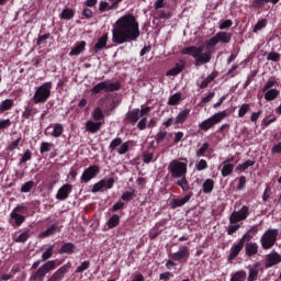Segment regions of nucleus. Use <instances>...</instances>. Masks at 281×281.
<instances>
[{
  "instance_id": "6",
  "label": "nucleus",
  "mask_w": 281,
  "mask_h": 281,
  "mask_svg": "<svg viewBox=\"0 0 281 281\" xmlns=\"http://www.w3.org/2000/svg\"><path fill=\"white\" fill-rule=\"evenodd\" d=\"M53 269H56V260L46 261L44 265H42L36 272H34L31 276V280H40L43 281L45 276L49 273V271H53Z\"/></svg>"
},
{
  "instance_id": "22",
  "label": "nucleus",
  "mask_w": 281,
  "mask_h": 281,
  "mask_svg": "<svg viewBox=\"0 0 281 281\" xmlns=\"http://www.w3.org/2000/svg\"><path fill=\"white\" fill-rule=\"evenodd\" d=\"M100 128H102V123L100 122H93V121H88L86 123V131H88V133H98V131H100Z\"/></svg>"
},
{
  "instance_id": "12",
  "label": "nucleus",
  "mask_w": 281,
  "mask_h": 281,
  "mask_svg": "<svg viewBox=\"0 0 281 281\" xmlns=\"http://www.w3.org/2000/svg\"><path fill=\"white\" fill-rule=\"evenodd\" d=\"M114 183H115V180L113 178H110L108 180H101L93 186L91 192L93 193L100 192V190H103V188H106V190H111Z\"/></svg>"
},
{
  "instance_id": "3",
  "label": "nucleus",
  "mask_w": 281,
  "mask_h": 281,
  "mask_svg": "<svg viewBox=\"0 0 281 281\" xmlns=\"http://www.w3.org/2000/svg\"><path fill=\"white\" fill-rule=\"evenodd\" d=\"M49 95H52V82H45L36 89L33 102L34 104H45L49 100Z\"/></svg>"
},
{
  "instance_id": "46",
  "label": "nucleus",
  "mask_w": 281,
  "mask_h": 281,
  "mask_svg": "<svg viewBox=\"0 0 281 281\" xmlns=\"http://www.w3.org/2000/svg\"><path fill=\"white\" fill-rule=\"evenodd\" d=\"M255 164H256V161H254V160H247L244 164L238 165L237 170L245 171V170H247V168H250V166H255Z\"/></svg>"
},
{
  "instance_id": "64",
  "label": "nucleus",
  "mask_w": 281,
  "mask_h": 281,
  "mask_svg": "<svg viewBox=\"0 0 281 281\" xmlns=\"http://www.w3.org/2000/svg\"><path fill=\"white\" fill-rule=\"evenodd\" d=\"M272 155H280L281 153V143L274 145L271 149Z\"/></svg>"
},
{
  "instance_id": "4",
  "label": "nucleus",
  "mask_w": 281,
  "mask_h": 281,
  "mask_svg": "<svg viewBox=\"0 0 281 281\" xmlns=\"http://www.w3.org/2000/svg\"><path fill=\"white\" fill-rule=\"evenodd\" d=\"M168 171L173 179H179V177H186L188 172V165L179 160H172L169 162Z\"/></svg>"
},
{
  "instance_id": "63",
  "label": "nucleus",
  "mask_w": 281,
  "mask_h": 281,
  "mask_svg": "<svg viewBox=\"0 0 281 281\" xmlns=\"http://www.w3.org/2000/svg\"><path fill=\"white\" fill-rule=\"evenodd\" d=\"M12 122L10 121V119L0 121V131H3V128H9V126H11Z\"/></svg>"
},
{
  "instance_id": "33",
  "label": "nucleus",
  "mask_w": 281,
  "mask_h": 281,
  "mask_svg": "<svg viewBox=\"0 0 281 281\" xmlns=\"http://www.w3.org/2000/svg\"><path fill=\"white\" fill-rule=\"evenodd\" d=\"M76 246L71 243H66L59 249V254H74Z\"/></svg>"
},
{
  "instance_id": "16",
  "label": "nucleus",
  "mask_w": 281,
  "mask_h": 281,
  "mask_svg": "<svg viewBox=\"0 0 281 281\" xmlns=\"http://www.w3.org/2000/svg\"><path fill=\"white\" fill-rule=\"evenodd\" d=\"M67 271H69V267L63 266L56 272H54L47 281H60L63 278H65V273H67Z\"/></svg>"
},
{
  "instance_id": "11",
  "label": "nucleus",
  "mask_w": 281,
  "mask_h": 281,
  "mask_svg": "<svg viewBox=\"0 0 281 281\" xmlns=\"http://www.w3.org/2000/svg\"><path fill=\"white\" fill-rule=\"evenodd\" d=\"M281 256L278 252H271L266 256V269H271V267H276V265H280Z\"/></svg>"
},
{
  "instance_id": "27",
  "label": "nucleus",
  "mask_w": 281,
  "mask_h": 281,
  "mask_svg": "<svg viewBox=\"0 0 281 281\" xmlns=\"http://www.w3.org/2000/svg\"><path fill=\"white\" fill-rule=\"evenodd\" d=\"M188 115H190V110L181 111L175 120V124H183L186 120H188Z\"/></svg>"
},
{
  "instance_id": "23",
  "label": "nucleus",
  "mask_w": 281,
  "mask_h": 281,
  "mask_svg": "<svg viewBox=\"0 0 281 281\" xmlns=\"http://www.w3.org/2000/svg\"><path fill=\"white\" fill-rule=\"evenodd\" d=\"M85 47H87V42L82 41V42L78 43L76 45V47H74L70 50L69 56H80V54H82V52H85Z\"/></svg>"
},
{
  "instance_id": "48",
  "label": "nucleus",
  "mask_w": 281,
  "mask_h": 281,
  "mask_svg": "<svg viewBox=\"0 0 281 281\" xmlns=\"http://www.w3.org/2000/svg\"><path fill=\"white\" fill-rule=\"evenodd\" d=\"M207 148H210L209 143H204L202 147L196 151V157H203L205 153L207 151Z\"/></svg>"
},
{
  "instance_id": "50",
  "label": "nucleus",
  "mask_w": 281,
  "mask_h": 281,
  "mask_svg": "<svg viewBox=\"0 0 281 281\" xmlns=\"http://www.w3.org/2000/svg\"><path fill=\"white\" fill-rule=\"evenodd\" d=\"M89 269V261H83L79 267H77L75 273H82V271H87Z\"/></svg>"
},
{
  "instance_id": "53",
  "label": "nucleus",
  "mask_w": 281,
  "mask_h": 281,
  "mask_svg": "<svg viewBox=\"0 0 281 281\" xmlns=\"http://www.w3.org/2000/svg\"><path fill=\"white\" fill-rule=\"evenodd\" d=\"M215 93L210 92L206 97H204L200 103V106H204V104H207V102H211L212 99L214 98Z\"/></svg>"
},
{
  "instance_id": "60",
  "label": "nucleus",
  "mask_w": 281,
  "mask_h": 281,
  "mask_svg": "<svg viewBox=\"0 0 281 281\" xmlns=\"http://www.w3.org/2000/svg\"><path fill=\"white\" fill-rule=\"evenodd\" d=\"M251 238H254V236H251L250 232H247L240 239L239 243H243L245 245V243H249V240H251Z\"/></svg>"
},
{
  "instance_id": "24",
  "label": "nucleus",
  "mask_w": 281,
  "mask_h": 281,
  "mask_svg": "<svg viewBox=\"0 0 281 281\" xmlns=\"http://www.w3.org/2000/svg\"><path fill=\"white\" fill-rule=\"evenodd\" d=\"M217 43H229L232 41V33L218 32L216 33Z\"/></svg>"
},
{
  "instance_id": "36",
  "label": "nucleus",
  "mask_w": 281,
  "mask_h": 281,
  "mask_svg": "<svg viewBox=\"0 0 281 281\" xmlns=\"http://www.w3.org/2000/svg\"><path fill=\"white\" fill-rule=\"evenodd\" d=\"M92 117L95 122H100V120H104V112H102V108H95L92 112Z\"/></svg>"
},
{
  "instance_id": "20",
  "label": "nucleus",
  "mask_w": 281,
  "mask_h": 281,
  "mask_svg": "<svg viewBox=\"0 0 281 281\" xmlns=\"http://www.w3.org/2000/svg\"><path fill=\"white\" fill-rule=\"evenodd\" d=\"M244 247H245V245L240 241H238L237 244H234L233 247L231 248V254L228 256V260H235L236 257L238 256V254H240V251H243Z\"/></svg>"
},
{
  "instance_id": "42",
  "label": "nucleus",
  "mask_w": 281,
  "mask_h": 281,
  "mask_svg": "<svg viewBox=\"0 0 281 281\" xmlns=\"http://www.w3.org/2000/svg\"><path fill=\"white\" fill-rule=\"evenodd\" d=\"M214 81V76L210 75L207 76L199 86L200 89H207L210 82Z\"/></svg>"
},
{
  "instance_id": "26",
  "label": "nucleus",
  "mask_w": 281,
  "mask_h": 281,
  "mask_svg": "<svg viewBox=\"0 0 281 281\" xmlns=\"http://www.w3.org/2000/svg\"><path fill=\"white\" fill-rule=\"evenodd\" d=\"M278 95H280V90L271 89L266 92L265 100H267V102H271L272 100H276Z\"/></svg>"
},
{
  "instance_id": "51",
  "label": "nucleus",
  "mask_w": 281,
  "mask_h": 281,
  "mask_svg": "<svg viewBox=\"0 0 281 281\" xmlns=\"http://www.w3.org/2000/svg\"><path fill=\"white\" fill-rule=\"evenodd\" d=\"M267 59L272 60V63H278V60H280V54L276 52H271L269 53Z\"/></svg>"
},
{
  "instance_id": "55",
  "label": "nucleus",
  "mask_w": 281,
  "mask_h": 281,
  "mask_svg": "<svg viewBox=\"0 0 281 281\" xmlns=\"http://www.w3.org/2000/svg\"><path fill=\"white\" fill-rule=\"evenodd\" d=\"M27 238H30V233L24 232L19 235V237L15 239V243H25V240H27Z\"/></svg>"
},
{
  "instance_id": "38",
  "label": "nucleus",
  "mask_w": 281,
  "mask_h": 281,
  "mask_svg": "<svg viewBox=\"0 0 281 281\" xmlns=\"http://www.w3.org/2000/svg\"><path fill=\"white\" fill-rule=\"evenodd\" d=\"M52 256H54V246H49L45 252H43L42 255V262H45L47 260H49V258H52Z\"/></svg>"
},
{
  "instance_id": "21",
  "label": "nucleus",
  "mask_w": 281,
  "mask_h": 281,
  "mask_svg": "<svg viewBox=\"0 0 281 281\" xmlns=\"http://www.w3.org/2000/svg\"><path fill=\"white\" fill-rule=\"evenodd\" d=\"M139 120V109H134L126 113V121L130 124H135Z\"/></svg>"
},
{
  "instance_id": "57",
  "label": "nucleus",
  "mask_w": 281,
  "mask_h": 281,
  "mask_svg": "<svg viewBox=\"0 0 281 281\" xmlns=\"http://www.w3.org/2000/svg\"><path fill=\"white\" fill-rule=\"evenodd\" d=\"M41 153H49L52 150V143H42Z\"/></svg>"
},
{
  "instance_id": "5",
  "label": "nucleus",
  "mask_w": 281,
  "mask_h": 281,
  "mask_svg": "<svg viewBox=\"0 0 281 281\" xmlns=\"http://www.w3.org/2000/svg\"><path fill=\"white\" fill-rule=\"evenodd\" d=\"M121 87L122 85L120 82L102 81L91 89V93L92 95H98V93H101L102 91H105L106 93L120 91Z\"/></svg>"
},
{
  "instance_id": "2",
  "label": "nucleus",
  "mask_w": 281,
  "mask_h": 281,
  "mask_svg": "<svg viewBox=\"0 0 281 281\" xmlns=\"http://www.w3.org/2000/svg\"><path fill=\"white\" fill-rule=\"evenodd\" d=\"M206 52L203 53L204 46H189L182 49V54L186 56H192L195 59V67H201V65H207L212 60V47L218 45V38L215 36L211 37L205 42Z\"/></svg>"
},
{
  "instance_id": "19",
  "label": "nucleus",
  "mask_w": 281,
  "mask_h": 281,
  "mask_svg": "<svg viewBox=\"0 0 281 281\" xmlns=\"http://www.w3.org/2000/svg\"><path fill=\"white\" fill-rule=\"evenodd\" d=\"M186 69V60H180L175 67L167 71L166 76H179Z\"/></svg>"
},
{
  "instance_id": "9",
  "label": "nucleus",
  "mask_w": 281,
  "mask_h": 281,
  "mask_svg": "<svg viewBox=\"0 0 281 281\" xmlns=\"http://www.w3.org/2000/svg\"><path fill=\"white\" fill-rule=\"evenodd\" d=\"M249 216V206L244 205L239 211H235L229 216L231 225H236L240 221H245Z\"/></svg>"
},
{
  "instance_id": "37",
  "label": "nucleus",
  "mask_w": 281,
  "mask_h": 281,
  "mask_svg": "<svg viewBox=\"0 0 281 281\" xmlns=\"http://www.w3.org/2000/svg\"><path fill=\"white\" fill-rule=\"evenodd\" d=\"M247 278V272L245 270L237 271L231 279V281H245Z\"/></svg>"
},
{
  "instance_id": "35",
  "label": "nucleus",
  "mask_w": 281,
  "mask_h": 281,
  "mask_svg": "<svg viewBox=\"0 0 281 281\" xmlns=\"http://www.w3.org/2000/svg\"><path fill=\"white\" fill-rule=\"evenodd\" d=\"M179 179L180 180L177 181V186H180L183 192H188V190H190V184L188 183V179H186V176L179 177Z\"/></svg>"
},
{
  "instance_id": "30",
  "label": "nucleus",
  "mask_w": 281,
  "mask_h": 281,
  "mask_svg": "<svg viewBox=\"0 0 281 281\" xmlns=\"http://www.w3.org/2000/svg\"><path fill=\"white\" fill-rule=\"evenodd\" d=\"M10 216H11V218H13V221L18 227L20 225H23V223L25 222V216L16 213V212H11Z\"/></svg>"
},
{
  "instance_id": "39",
  "label": "nucleus",
  "mask_w": 281,
  "mask_h": 281,
  "mask_svg": "<svg viewBox=\"0 0 281 281\" xmlns=\"http://www.w3.org/2000/svg\"><path fill=\"white\" fill-rule=\"evenodd\" d=\"M63 131H64L63 124L60 123L55 124L52 133L53 137H60L63 135Z\"/></svg>"
},
{
  "instance_id": "15",
  "label": "nucleus",
  "mask_w": 281,
  "mask_h": 281,
  "mask_svg": "<svg viewBox=\"0 0 281 281\" xmlns=\"http://www.w3.org/2000/svg\"><path fill=\"white\" fill-rule=\"evenodd\" d=\"M260 271H262V268H260V262H256L252 267L249 268L247 281L258 280Z\"/></svg>"
},
{
  "instance_id": "56",
  "label": "nucleus",
  "mask_w": 281,
  "mask_h": 281,
  "mask_svg": "<svg viewBox=\"0 0 281 281\" xmlns=\"http://www.w3.org/2000/svg\"><path fill=\"white\" fill-rule=\"evenodd\" d=\"M155 155L153 153H145L143 155V161L144 164H150V161H153Z\"/></svg>"
},
{
  "instance_id": "52",
  "label": "nucleus",
  "mask_w": 281,
  "mask_h": 281,
  "mask_svg": "<svg viewBox=\"0 0 281 281\" xmlns=\"http://www.w3.org/2000/svg\"><path fill=\"white\" fill-rule=\"evenodd\" d=\"M265 3H269V0H254L252 8H255V10H259V8L265 5Z\"/></svg>"
},
{
  "instance_id": "14",
  "label": "nucleus",
  "mask_w": 281,
  "mask_h": 281,
  "mask_svg": "<svg viewBox=\"0 0 281 281\" xmlns=\"http://www.w3.org/2000/svg\"><path fill=\"white\" fill-rule=\"evenodd\" d=\"M173 260H183V258H190V250L188 246H181L177 252L171 255Z\"/></svg>"
},
{
  "instance_id": "13",
  "label": "nucleus",
  "mask_w": 281,
  "mask_h": 281,
  "mask_svg": "<svg viewBox=\"0 0 281 281\" xmlns=\"http://www.w3.org/2000/svg\"><path fill=\"white\" fill-rule=\"evenodd\" d=\"M192 199V194H187L182 199H172L170 201V207L171 210H177V207H182V205H186Z\"/></svg>"
},
{
  "instance_id": "61",
  "label": "nucleus",
  "mask_w": 281,
  "mask_h": 281,
  "mask_svg": "<svg viewBox=\"0 0 281 281\" xmlns=\"http://www.w3.org/2000/svg\"><path fill=\"white\" fill-rule=\"evenodd\" d=\"M205 168H207V161L205 159H201L196 164V170H205Z\"/></svg>"
},
{
  "instance_id": "1",
  "label": "nucleus",
  "mask_w": 281,
  "mask_h": 281,
  "mask_svg": "<svg viewBox=\"0 0 281 281\" xmlns=\"http://www.w3.org/2000/svg\"><path fill=\"white\" fill-rule=\"evenodd\" d=\"M139 38V23L135 15L126 14L121 16L112 31V41L117 45Z\"/></svg>"
},
{
  "instance_id": "40",
  "label": "nucleus",
  "mask_w": 281,
  "mask_h": 281,
  "mask_svg": "<svg viewBox=\"0 0 281 281\" xmlns=\"http://www.w3.org/2000/svg\"><path fill=\"white\" fill-rule=\"evenodd\" d=\"M56 229H58V227H56V225H52L45 232H43L40 236L42 238H47V236H54V233L56 232Z\"/></svg>"
},
{
  "instance_id": "10",
  "label": "nucleus",
  "mask_w": 281,
  "mask_h": 281,
  "mask_svg": "<svg viewBox=\"0 0 281 281\" xmlns=\"http://www.w3.org/2000/svg\"><path fill=\"white\" fill-rule=\"evenodd\" d=\"M100 175V167L93 165L83 171L81 175V183H89L91 179H95Z\"/></svg>"
},
{
  "instance_id": "45",
  "label": "nucleus",
  "mask_w": 281,
  "mask_h": 281,
  "mask_svg": "<svg viewBox=\"0 0 281 281\" xmlns=\"http://www.w3.org/2000/svg\"><path fill=\"white\" fill-rule=\"evenodd\" d=\"M249 112V104L244 103L238 111V117H245L247 113Z\"/></svg>"
},
{
  "instance_id": "34",
  "label": "nucleus",
  "mask_w": 281,
  "mask_h": 281,
  "mask_svg": "<svg viewBox=\"0 0 281 281\" xmlns=\"http://www.w3.org/2000/svg\"><path fill=\"white\" fill-rule=\"evenodd\" d=\"M11 106H14V101L12 99H7L0 103V111H10Z\"/></svg>"
},
{
  "instance_id": "62",
  "label": "nucleus",
  "mask_w": 281,
  "mask_h": 281,
  "mask_svg": "<svg viewBox=\"0 0 281 281\" xmlns=\"http://www.w3.org/2000/svg\"><path fill=\"white\" fill-rule=\"evenodd\" d=\"M232 20H225L220 24V30H227V27H232Z\"/></svg>"
},
{
  "instance_id": "59",
  "label": "nucleus",
  "mask_w": 281,
  "mask_h": 281,
  "mask_svg": "<svg viewBox=\"0 0 281 281\" xmlns=\"http://www.w3.org/2000/svg\"><path fill=\"white\" fill-rule=\"evenodd\" d=\"M134 193L133 192H124L121 196L122 201H133Z\"/></svg>"
},
{
  "instance_id": "31",
  "label": "nucleus",
  "mask_w": 281,
  "mask_h": 281,
  "mask_svg": "<svg viewBox=\"0 0 281 281\" xmlns=\"http://www.w3.org/2000/svg\"><path fill=\"white\" fill-rule=\"evenodd\" d=\"M120 225V215L113 214L108 221L109 229H113V227H117Z\"/></svg>"
},
{
  "instance_id": "43",
  "label": "nucleus",
  "mask_w": 281,
  "mask_h": 281,
  "mask_svg": "<svg viewBox=\"0 0 281 281\" xmlns=\"http://www.w3.org/2000/svg\"><path fill=\"white\" fill-rule=\"evenodd\" d=\"M119 146H122V138L117 137L114 138L109 146V149L111 150V153H113V150H115V148H117Z\"/></svg>"
},
{
  "instance_id": "25",
  "label": "nucleus",
  "mask_w": 281,
  "mask_h": 281,
  "mask_svg": "<svg viewBox=\"0 0 281 281\" xmlns=\"http://www.w3.org/2000/svg\"><path fill=\"white\" fill-rule=\"evenodd\" d=\"M245 251H246V255H248L249 257L256 256V254H258V244L256 243L246 244Z\"/></svg>"
},
{
  "instance_id": "32",
  "label": "nucleus",
  "mask_w": 281,
  "mask_h": 281,
  "mask_svg": "<svg viewBox=\"0 0 281 281\" xmlns=\"http://www.w3.org/2000/svg\"><path fill=\"white\" fill-rule=\"evenodd\" d=\"M75 14H76V11H74V9H64L60 13V19L69 21L74 19Z\"/></svg>"
},
{
  "instance_id": "49",
  "label": "nucleus",
  "mask_w": 281,
  "mask_h": 281,
  "mask_svg": "<svg viewBox=\"0 0 281 281\" xmlns=\"http://www.w3.org/2000/svg\"><path fill=\"white\" fill-rule=\"evenodd\" d=\"M34 188V181H27L21 187V192H30Z\"/></svg>"
},
{
  "instance_id": "58",
  "label": "nucleus",
  "mask_w": 281,
  "mask_h": 281,
  "mask_svg": "<svg viewBox=\"0 0 281 281\" xmlns=\"http://www.w3.org/2000/svg\"><path fill=\"white\" fill-rule=\"evenodd\" d=\"M26 211H27V206L18 205L12 212H15V214H25Z\"/></svg>"
},
{
  "instance_id": "7",
  "label": "nucleus",
  "mask_w": 281,
  "mask_h": 281,
  "mask_svg": "<svg viewBox=\"0 0 281 281\" xmlns=\"http://www.w3.org/2000/svg\"><path fill=\"white\" fill-rule=\"evenodd\" d=\"M225 117H227V112L222 111L218 112L216 114H214L213 116H211L210 119H206L205 121H203L199 127L201 128V131H210V128H212V126H216V124H220V122L222 120H225Z\"/></svg>"
},
{
  "instance_id": "17",
  "label": "nucleus",
  "mask_w": 281,
  "mask_h": 281,
  "mask_svg": "<svg viewBox=\"0 0 281 281\" xmlns=\"http://www.w3.org/2000/svg\"><path fill=\"white\" fill-rule=\"evenodd\" d=\"M109 41V33H104L95 43L93 47L94 54H98V52H101V49H104L106 47V43Z\"/></svg>"
},
{
  "instance_id": "29",
  "label": "nucleus",
  "mask_w": 281,
  "mask_h": 281,
  "mask_svg": "<svg viewBox=\"0 0 281 281\" xmlns=\"http://www.w3.org/2000/svg\"><path fill=\"white\" fill-rule=\"evenodd\" d=\"M232 172H234V165L223 162L222 177H229V175H232Z\"/></svg>"
},
{
  "instance_id": "54",
  "label": "nucleus",
  "mask_w": 281,
  "mask_h": 281,
  "mask_svg": "<svg viewBox=\"0 0 281 281\" xmlns=\"http://www.w3.org/2000/svg\"><path fill=\"white\" fill-rule=\"evenodd\" d=\"M238 229H240L239 224H234V225L228 226V228H227L228 236H232V234H236V232H238Z\"/></svg>"
},
{
  "instance_id": "44",
  "label": "nucleus",
  "mask_w": 281,
  "mask_h": 281,
  "mask_svg": "<svg viewBox=\"0 0 281 281\" xmlns=\"http://www.w3.org/2000/svg\"><path fill=\"white\" fill-rule=\"evenodd\" d=\"M130 146H131V144L128 142L121 144V146L117 148V154L126 155V153H128Z\"/></svg>"
},
{
  "instance_id": "8",
  "label": "nucleus",
  "mask_w": 281,
  "mask_h": 281,
  "mask_svg": "<svg viewBox=\"0 0 281 281\" xmlns=\"http://www.w3.org/2000/svg\"><path fill=\"white\" fill-rule=\"evenodd\" d=\"M276 240H278V231L268 229L261 237V247L263 249H271L276 245Z\"/></svg>"
},
{
  "instance_id": "28",
  "label": "nucleus",
  "mask_w": 281,
  "mask_h": 281,
  "mask_svg": "<svg viewBox=\"0 0 281 281\" xmlns=\"http://www.w3.org/2000/svg\"><path fill=\"white\" fill-rule=\"evenodd\" d=\"M204 194H210L214 190V180L206 179L202 186Z\"/></svg>"
},
{
  "instance_id": "18",
  "label": "nucleus",
  "mask_w": 281,
  "mask_h": 281,
  "mask_svg": "<svg viewBox=\"0 0 281 281\" xmlns=\"http://www.w3.org/2000/svg\"><path fill=\"white\" fill-rule=\"evenodd\" d=\"M71 184H64L57 192L56 199L59 201H65L69 196V193L71 192Z\"/></svg>"
},
{
  "instance_id": "47",
  "label": "nucleus",
  "mask_w": 281,
  "mask_h": 281,
  "mask_svg": "<svg viewBox=\"0 0 281 281\" xmlns=\"http://www.w3.org/2000/svg\"><path fill=\"white\" fill-rule=\"evenodd\" d=\"M263 27H267V20H260L257 22V24L255 25L252 32H260V30H262Z\"/></svg>"
},
{
  "instance_id": "41",
  "label": "nucleus",
  "mask_w": 281,
  "mask_h": 281,
  "mask_svg": "<svg viewBox=\"0 0 281 281\" xmlns=\"http://www.w3.org/2000/svg\"><path fill=\"white\" fill-rule=\"evenodd\" d=\"M180 100H181V93H176L169 98L168 104L169 106H175L176 104H179Z\"/></svg>"
}]
</instances>
